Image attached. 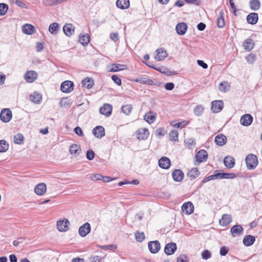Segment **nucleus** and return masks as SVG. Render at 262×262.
<instances>
[{"mask_svg":"<svg viewBox=\"0 0 262 262\" xmlns=\"http://www.w3.org/2000/svg\"><path fill=\"white\" fill-rule=\"evenodd\" d=\"M156 53L157 55L155 58L157 61L163 60L167 56L166 51L164 50L163 48L157 49L156 50Z\"/></svg>","mask_w":262,"mask_h":262,"instance_id":"b1692460","label":"nucleus"},{"mask_svg":"<svg viewBox=\"0 0 262 262\" xmlns=\"http://www.w3.org/2000/svg\"><path fill=\"white\" fill-rule=\"evenodd\" d=\"M135 238L137 242H141L145 239V235L143 232L137 231L135 233Z\"/></svg>","mask_w":262,"mask_h":262,"instance_id":"3c124183","label":"nucleus"},{"mask_svg":"<svg viewBox=\"0 0 262 262\" xmlns=\"http://www.w3.org/2000/svg\"><path fill=\"white\" fill-rule=\"evenodd\" d=\"M47 190L46 185L43 183H41L37 184L34 188V191L36 194L42 195L44 194Z\"/></svg>","mask_w":262,"mask_h":262,"instance_id":"4be33fe9","label":"nucleus"},{"mask_svg":"<svg viewBox=\"0 0 262 262\" xmlns=\"http://www.w3.org/2000/svg\"><path fill=\"white\" fill-rule=\"evenodd\" d=\"M179 133L176 130H171L169 133V139L171 141H177L178 140Z\"/></svg>","mask_w":262,"mask_h":262,"instance_id":"37998d69","label":"nucleus"},{"mask_svg":"<svg viewBox=\"0 0 262 262\" xmlns=\"http://www.w3.org/2000/svg\"><path fill=\"white\" fill-rule=\"evenodd\" d=\"M245 162L247 168L249 170H253L257 166L258 161L257 156L254 154H248L245 159Z\"/></svg>","mask_w":262,"mask_h":262,"instance_id":"f257e3e1","label":"nucleus"},{"mask_svg":"<svg viewBox=\"0 0 262 262\" xmlns=\"http://www.w3.org/2000/svg\"><path fill=\"white\" fill-rule=\"evenodd\" d=\"M248 23L251 25H255L258 19V14L256 13H251L248 14L246 18Z\"/></svg>","mask_w":262,"mask_h":262,"instance_id":"bb28decb","label":"nucleus"},{"mask_svg":"<svg viewBox=\"0 0 262 262\" xmlns=\"http://www.w3.org/2000/svg\"><path fill=\"white\" fill-rule=\"evenodd\" d=\"M232 221V217L231 215L228 214H224L222 215V218L219 221L220 224L225 227L229 225Z\"/></svg>","mask_w":262,"mask_h":262,"instance_id":"393cba45","label":"nucleus"},{"mask_svg":"<svg viewBox=\"0 0 262 262\" xmlns=\"http://www.w3.org/2000/svg\"><path fill=\"white\" fill-rule=\"evenodd\" d=\"M37 73L34 71H28L24 74V78L26 82L32 83L37 78Z\"/></svg>","mask_w":262,"mask_h":262,"instance_id":"39448f33","label":"nucleus"},{"mask_svg":"<svg viewBox=\"0 0 262 262\" xmlns=\"http://www.w3.org/2000/svg\"><path fill=\"white\" fill-rule=\"evenodd\" d=\"M112 79L113 81L116 83L118 85H120L121 84V80L116 75H113L112 76Z\"/></svg>","mask_w":262,"mask_h":262,"instance_id":"680f3d73","label":"nucleus"},{"mask_svg":"<svg viewBox=\"0 0 262 262\" xmlns=\"http://www.w3.org/2000/svg\"><path fill=\"white\" fill-rule=\"evenodd\" d=\"M90 41V36L88 34L80 35L79 41L83 46L87 45Z\"/></svg>","mask_w":262,"mask_h":262,"instance_id":"473e14b6","label":"nucleus"},{"mask_svg":"<svg viewBox=\"0 0 262 262\" xmlns=\"http://www.w3.org/2000/svg\"><path fill=\"white\" fill-rule=\"evenodd\" d=\"M177 262H189V258L186 255L181 254L178 257Z\"/></svg>","mask_w":262,"mask_h":262,"instance_id":"6e6d98bb","label":"nucleus"},{"mask_svg":"<svg viewBox=\"0 0 262 262\" xmlns=\"http://www.w3.org/2000/svg\"><path fill=\"white\" fill-rule=\"evenodd\" d=\"M132 110H133L132 105L129 104L122 105L121 107L122 112L124 114H125L127 116H128L130 114Z\"/></svg>","mask_w":262,"mask_h":262,"instance_id":"a19ab883","label":"nucleus"},{"mask_svg":"<svg viewBox=\"0 0 262 262\" xmlns=\"http://www.w3.org/2000/svg\"><path fill=\"white\" fill-rule=\"evenodd\" d=\"M100 248L103 250H108L114 251L117 248V245L116 244H111L107 245L100 246Z\"/></svg>","mask_w":262,"mask_h":262,"instance_id":"a18cd8bd","label":"nucleus"},{"mask_svg":"<svg viewBox=\"0 0 262 262\" xmlns=\"http://www.w3.org/2000/svg\"><path fill=\"white\" fill-rule=\"evenodd\" d=\"M256 55L250 53L246 57V59L249 64H253L256 60Z\"/></svg>","mask_w":262,"mask_h":262,"instance_id":"de8ad7c7","label":"nucleus"},{"mask_svg":"<svg viewBox=\"0 0 262 262\" xmlns=\"http://www.w3.org/2000/svg\"><path fill=\"white\" fill-rule=\"evenodd\" d=\"M95 152L92 150H89L86 154V158L89 160H92L95 157Z\"/></svg>","mask_w":262,"mask_h":262,"instance_id":"13d9d810","label":"nucleus"},{"mask_svg":"<svg viewBox=\"0 0 262 262\" xmlns=\"http://www.w3.org/2000/svg\"><path fill=\"white\" fill-rule=\"evenodd\" d=\"M91 226L89 223H85L79 228V234L81 237H85L91 232Z\"/></svg>","mask_w":262,"mask_h":262,"instance_id":"9b49d317","label":"nucleus"},{"mask_svg":"<svg viewBox=\"0 0 262 262\" xmlns=\"http://www.w3.org/2000/svg\"><path fill=\"white\" fill-rule=\"evenodd\" d=\"M224 106V103L222 100H215L211 103V110L214 113L221 112Z\"/></svg>","mask_w":262,"mask_h":262,"instance_id":"6e6552de","label":"nucleus"},{"mask_svg":"<svg viewBox=\"0 0 262 262\" xmlns=\"http://www.w3.org/2000/svg\"><path fill=\"white\" fill-rule=\"evenodd\" d=\"M225 166L228 168H232L235 165V159L233 157L228 156L224 160Z\"/></svg>","mask_w":262,"mask_h":262,"instance_id":"a878e982","label":"nucleus"},{"mask_svg":"<svg viewBox=\"0 0 262 262\" xmlns=\"http://www.w3.org/2000/svg\"><path fill=\"white\" fill-rule=\"evenodd\" d=\"M185 2L189 4H193L196 6H199L201 4L200 0H185Z\"/></svg>","mask_w":262,"mask_h":262,"instance_id":"69168bd1","label":"nucleus"},{"mask_svg":"<svg viewBox=\"0 0 262 262\" xmlns=\"http://www.w3.org/2000/svg\"><path fill=\"white\" fill-rule=\"evenodd\" d=\"M24 136L23 135L17 134L14 137V142L17 144H21L23 143Z\"/></svg>","mask_w":262,"mask_h":262,"instance_id":"49530a36","label":"nucleus"},{"mask_svg":"<svg viewBox=\"0 0 262 262\" xmlns=\"http://www.w3.org/2000/svg\"><path fill=\"white\" fill-rule=\"evenodd\" d=\"M69 224L70 222L68 220L64 219L57 222V228L60 232L66 231L68 230V225Z\"/></svg>","mask_w":262,"mask_h":262,"instance_id":"4468645a","label":"nucleus"},{"mask_svg":"<svg viewBox=\"0 0 262 262\" xmlns=\"http://www.w3.org/2000/svg\"><path fill=\"white\" fill-rule=\"evenodd\" d=\"M93 134L97 138L101 139L105 136V129L102 126H97L93 129Z\"/></svg>","mask_w":262,"mask_h":262,"instance_id":"dca6fc26","label":"nucleus"},{"mask_svg":"<svg viewBox=\"0 0 262 262\" xmlns=\"http://www.w3.org/2000/svg\"><path fill=\"white\" fill-rule=\"evenodd\" d=\"M228 251L229 249L227 247L224 246L221 248L220 253L222 256H225L228 253Z\"/></svg>","mask_w":262,"mask_h":262,"instance_id":"0e129e2a","label":"nucleus"},{"mask_svg":"<svg viewBox=\"0 0 262 262\" xmlns=\"http://www.w3.org/2000/svg\"><path fill=\"white\" fill-rule=\"evenodd\" d=\"M255 241V237L253 235H247L245 236L243 238V244L247 247L250 246L254 244Z\"/></svg>","mask_w":262,"mask_h":262,"instance_id":"cd10ccee","label":"nucleus"},{"mask_svg":"<svg viewBox=\"0 0 262 262\" xmlns=\"http://www.w3.org/2000/svg\"><path fill=\"white\" fill-rule=\"evenodd\" d=\"M31 100L36 103L39 104L42 100V96L37 92H34L30 96Z\"/></svg>","mask_w":262,"mask_h":262,"instance_id":"2f4dec72","label":"nucleus"},{"mask_svg":"<svg viewBox=\"0 0 262 262\" xmlns=\"http://www.w3.org/2000/svg\"><path fill=\"white\" fill-rule=\"evenodd\" d=\"M187 175L191 180H192L200 175V172L198 168H193L188 171Z\"/></svg>","mask_w":262,"mask_h":262,"instance_id":"c9c22d12","label":"nucleus"},{"mask_svg":"<svg viewBox=\"0 0 262 262\" xmlns=\"http://www.w3.org/2000/svg\"><path fill=\"white\" fill-rule=\"evenodd\" d=\"M74 89V83L73 82L67 80L62 83L60 90L63 93H68L72 92Z\"/></svg>","mask_w":262,"mask_h":262,"instance_id":"423d86ee","label":"nucleus"},{"mask_svg":"<svg viewBox=\"0 0 262 262\" xmlns=\"http://www.w3.org/2000/svg\"><path fill=\"white\" fill-rule=\"evenodd\" d=\"M249 5L250 9L253 11L258 10L260 7V3L259 0H251Z\"/></svg>","mask_w":262,"mask_h":262,"instance_id":"f704fd0d","label":"nucleus"},{"mask_svg":"<svg viewBox=\"0 0 262 262\" xmlns=\"http://www.w3.org/2000/svg\"><path fill=\"white\" fill-rule=\"evenodd\" d=\"M224 13L223 10L220 11L219 16L217 18V26L219 28H222L225 26Z\"/></svg>","mask_w":262,"mask_h":262,"instance_id":"7c9ffc66","label":"nucleus"},{"mask_svg":"<svg viewBox=\"0 0 262 262\" xmlns=\"http://www.w3.org/2000/svg\"><path fill=\"white\" fill-rule=\"evenodd\" d=\"M82 84L83 86L88 89H90L94 85V82L91 78L87 77L82 81Z\"/></svg>","mask_w":262,"mask_h":262,"instance_id":"e433bc0d","label":"nucleus"},{"mask_svg":"<svg viewBox=\"0 0 262 262\" xmlns=\"http://www.w3.org/2000/svg\"><path fill=\"white\" fill-rule=\"evenodd\" d=\"M204 107L201 105H198L194 109V113L197 116H201L204 112Z\"/></svg>","mask_w":262,"mask_h":262,"instance_id":"09e8293b","label":"nucleus"},{"mask_svg":"<svg viewBox=\"0 0 262 262\" xmlns=\"http://www.w3.org/2000/svg\"><path fill=\"white\" fill-rule=\"evenodd\" d=\"M22 31L26 34L32 35L35 32V28L32 25L26 24L23 26Z\"/></svg>","mask_w":262,"mask_h":262,"instance_id":"5701e85b","label":"nucleus"},{"mask_svg":"<svg viewBox=\"0 0 262 262\" xmlns=\"http://www.w3.org/2000/svg\"><path fill=\"white\" fill-rule=\"evenodd\" d=\"M137 138L139 140L146 139L149 134L148 130L146 128H140L137 131Z\"/></svg>","mask_w":262,"mask_h":262,"instance_id":"a211bd4d","label":"nucleus"},{"mask_svg":"<svg viewBox=\"0 0 262 262\" xmlns=\"http://www.w3.org/2000/svg\"><path fill=\"white\" fill-rule=\"evenodd\" d=\"M187 29V25L185 23H179L176 27L177 33L180 35H183L185 34Z\"/></svg>","mask_w":262,"mask_h":262,"instance_id":"aec40b11","label":"nucleus"},{"mask_svg":"<svg viewBox=\"0 0 262 262\" xmlns=\"http://www.w3.org/2000/svg\"><path fill=\"white\" fill-rule=\"evenodd\" d=\"M74 132L78 136H83V132L81 129V128L79 127V126H77L74 129Z\"/></svg>","mask_w":262,"mask_h":262,"instance_id":"338daca9","label":"nucleus"},{"mask_svg":"<svg viewBox=\"0 0 262 262\" xmlns=\"http://www.w3.org/2000/svg\"><path fill=\"white\" fill-rule=\"evenodd\" d=\"M1 120L5 123L8 122L12 118V112L9 108H3L0 113Z\"/></svg>","mask_w":262,"mask_h":262,"instance_id":"7ed1b4c3","label":"nucleus"},{"mask_svg":"<svg viewBox=\"0 0 262 262\" xmlns=\"http://www.w3.org/2000/svg\"><path fill=\"white\" fill-rule=\"evenodd\" d=\"M174 85L172 82H168L165 84V88L166 90L171 91L173 89Z\"/></svg>","mask_w":262,"mask_h":262,"instance_id":"774afa93","label":"nucleus"},{"mask_svg":"<svg viewBox=\"0 0 262 262\" xmlns=\"http://www.w3.org/2000/svg\"><path fill=\"white\" fill-rule=\"evenodd\" d=\"M211 256V252L207 250H204L202 253V258L204 259L207 260V259H209V258H210Z\"/></svg>","mask_w":262,"mask_h":262,"instance_id":"5fc2aeb1","label":"nucleus"},{"mask_svg":"<svg viewBox=\"0 0 262 262\" xmlns=\"http://www.w3.org/2000/svg\"><path fill=\"white\" fill-rule=\"evenodd\" d=\"M189 121H183L174 124L173 126L182 129V128L184 127L187 124H189Z\"/></svg>","mask_w":262,"mask_h":262,"instance_id":"4d7b16f0","label":"nucleus"},{"mask_svg":"<svg viewBox=\"0 0 262 262\" xmlns=\"http://www.w3.org/2000/svg\"><path fill=\"white\" fill-rule=\"evenodd\" d=\"M244 47L245 49L248 51L253 49L254 47V43L253 40L251 38L247 39L244 43Z\"/></svg>","mask_w":262,"mask_h":262,"instance_id":"72a5a7b5","label":"nucleus"},{"mask_svg":"<svg viewBox=\"0 0 262 262\" xmlns=\"http://www.w3.org/2000/svg\"><path fill=\"white\" fill-rule=\"evenodd\" d=\"M110 37L112 40L116 42L119 40L118 33L117 32L111 33Z\"/></svg>","mask_w":262,"mask_h":262,"instance_id":"052dcab7","label":"nucleus"},{"mask_svg":"<svg viewBox=\"0 0 262 262\" xmlns=\"http://www.w3.org/2000/svg\"><path fill=\"white\" fill-rule=\"evenodd\" d=\"M159 166L165 169H168L170 166V161L169 159L166 157H163L159 160Z\"/></svg>","mask_w":262,"mask_h":262,"instance_id":"f3484780","label":"nucleus"},{"mask_svg":"<svg viewBox=\"0 0 262 262\" xmlns=\"http://www.w3.org/2000/svg\"><path fill=\"white\" fill-rule=\"evenodd\" d=\"M230 232L233 237L238 236L243 234L244 228L242 225H235L231 228Z\"/></svg>","mask_w":262,"mask_h":262,"instance_id":"1a4fd4ad","label":"nucleus"},{"mask_svg":"<svg viewBox=\"0 0 262 262\" xmlns=\"http://www.w3.org/2000/svg\"><path fill=\"white\" fill-rule=\"evenodd\" d=\"M59 27V25L58 23H53L50 25L49 31L51 34H56L58 32Z\"/></svg>","mask_w":262,"mask_h":262,"instance_id":"58836bf2","label":"nucleus"},{"mask_svg":"<svg viewBox=\"0 0 262 262\" xmlns=\"http://www.w3.org/2000/svg\"><path fill=\"white\" fill-rule=\"evenodd\" d=\"M177 248V245L174 243H169L165 245L164 252L167 255L173 254Z\"/></svg>","mask_w":262,"mask_h":262,"instance_id":"ddd939ff","label":"nucleus"},{"mask_svg":"<svg viewBox=\"0 0 262 262\" xmlns=\"http://www.w3.org/2000/svg\"><path fill=\"white\" fill-rule=\"evenodd\" d=\"M11 2L13 4H15L17 6L21 8H25L26 4L20 0H10Z\"/></svg>","mask_w":262,"mask_h":262,"instance_id":"bf43d9fd","label":"nucleus"},{"mask_svg":"<svg viewBox=\"0 0 262 262\" xmlns=\"http://www.w3.org/2000/svg\"><path fill=\"white\" fill-rule=\"evenodd\" d=\"M9 148V144L5 140H0V152H6Z\"/></svg>","mask_w":262,"mask_h":262,"instance_id":"c03bdc74","label":"nucleus"},{"mask_svg":"<svg viewBox=\"0 0 262 262\" xmlns=\"http://www.w3.org/2000/svg\"><path fill=\"white\" fill-rule=\"evenodd\" d=\"M74 30L75 27L72 24H66L63 27V31L64 33L67 36H72L74 33Z\"/></svg>","mask_w":262,"mask_h":262,"instance_id":"6ab92c4d","label":"nucleus"},{"mask_svg":"<svg viewBox=\"0 0 262 262\" xmlns=\"http://www.w3.org/2000/svg\"><path fill=\"white\" fill-rule=\"evenodd\" d=\"M125 66L124 64H121L119 63H114L112 65V68L110 70V72H116L120 70H124Z\"/></svg>","mask_w":262,"mask_h":262,"instance_id":"4c0bfd02","label":"nucleus"},{"mask_svg":"<svg viewBox=\"0 0 262 262\" xmlns=\"http://www.w3.org/2000/svg\"><path fill=\"white\" fill-rule=\"evenodd\" d=\"M136 81L142 84H147L149 85H152L154 83L151 79L145 78H141L139 79H137Z\"/></svg>","mask_w":262,"mask_h":262,"instance_id":"603ef678","label":"nucleus"},{"mask_svg":"<svg viewBox=\"0 0 262 262\" xmlns=\"http://www.w3.org/2000/svg\"><path fill=\"white\" fill-rule=\"evenodd\" d=\"M215 172H216L217 179H225V173L221 172V170H215Z\"/></svg>","mask_w":262,"mask_h":262,"instance_id":"e2e57ef3","label":"nucleus"},{"mask_svg":"<svg viewBox=\"0 0 262 262\" xmlns=\"http://www.w3.org/2000/svg\"><path fill=\"white\" fill-rule=\"evenodd\" d=\"M145 120L149 123H153L156 120V115L149 112L144 115Z\"/></svg>","mask_w":262,"mask_h":262,"instance_id":"ea45409f","label":"nucleus"},{"mask_svg":"<svg viewBox=\"0 0 262 262\" xmlns=\"http://www.w3.org/2000/svg\"><path fill=\"white\" fill-rule=\"evenodd\" d=\"M80 149L79 146L75 144H73L70 146V152L71 154L78 155Z\"/></svg>","mask_w":262,"mask_h":262,"instance_id":"79ce46f5","label":"nucleus"},{"mask_svg":"<svg viewBox=\"0 0 262 262\" xmlns=\"http://www.w3.org/2000/svg\"><path fill=\"white\" fill-rule=\"evenodd\" d=\"M172 177L174 181L181 182L184 178V173L181 169H176L172 172Z\"/></svg>","mask_w":262,"mask_h":262,"instance_id":"412c9836","label":"nucleus"},{"mask_svg":"<svg viewBox=\"0 0 262 262\" xmlns=\"http://www.w3.org/2000/svg\"><path fill=\"white\" fill-rule=\"evenodd\" d=\"M228 83L227 82L220 83L219 89L221 92H226L228 90Z\"/></svg>","mask_w":262,"mask_h":262,"instance_id":"864d4df0","label":"nucleus"},{"mask_svg":"<svg viewBox=\"0 0 262 262\" xmlns=\"http://www.w3.org/2000/svg\"><path fill=\"white\" fill-rule=\"evenodd\" d=\"M227 138L223 134H219L215 138V142L220 146H223L226 143Z\"/></svg>","mask_w":262,"mask_h":262,"instance_id":"c756f323","label":"nucleus"},{"mask_svg":"<svg viewBox=\"0 0 262 262\" xmlns=\"http://www.w3.org/2000/svg\"><path fill=\"white\" fill-rule=\"evenodd\" d=\"M182 210L187 214H191L194 211L193 205L190 202L184 203L182 206Z\"/></svg>","mask_w":262,"mask_h":262,"instance_id":"2eb2a0df","label":"nucleus"},{"mask_svg":"<svg viewBox=\"0 0 262 262\" xmlns=\"http://www.w3.org/2000/svg\"><path fill=\"white\" fill-rule=\"evenodd\" d=\"M146 65H147L148 67H149L151 68H152L160 72H161L162 74H164L167 76L172 75H176L177 74V72L176 71H169L167 68L164 67H156L154 66V65H150L147 63H145Z\"/></svg>","mask_w":262,"mask_h":262,"instance_id":"20e7f679","label":"nucleus"},{"mask_svg":"<svg viewBox=\"0 0 262 262\" xmlns=\"http://www.w3.org/2000/svg\"><path fill=\"white\" fill-rule=\"evenodd\" d=\"M148 247L151 253L155 254L159 251L161 246L159 241H155L149 242L148 244Z\"/></svg>","mask_w":262,"mask_h":262,"instance_id":"0eeeda50","label":"nucleus"},{"mask_svg":"<svg viewBox=\"0 0 262 262\" xmlns=\"http://www.w3.org/2000/svg\"><path fill=\"white\" fill-rule=\"evenodd\" d=\"M194 158L195 159L194 165H199L201 163L207 160L208 158L207 152L205 150L201 149L196 152Z\"/></svg>","mask_w":262,"mask_h":262,"instance_id":"f03ea898","label":"nucleus"},{"mask_svg":"<svg viewBox=\"0 0 262 262\" xmlns=\"http://www.w3.org/2000/svg\"><path fill=\"white\" fill-rule=\"evenodd\" d=\"M112 105L105 103L102 106L100 107L99 112L101 114L105 115L106 117H109L112 112Z\"/></svg>","mask_w":262,"mask_h":262,"instance_id":"9d476101","label":"nucleus"},{"mask_svg":"<svg viewBox=\"0 0 262 262\" xmlns=\"http://www.w3.org/2000/svg\"><path fill=\"white\" fill-rule=\"evenodd\" d=\"M116 6L117 8L124 10L126 9L129 7V0H117Z\"/></svg>","mask_w":262,"mask_h":262,"instance_id":"c85d7f7f","label":"nucleus"},{"mask_svg":"<svg viewBox=\"0 0 262 262\" xmlns=\"http://www.w3.org/2000/svg\"><path fill=\"white\" fill-rule=\"evenodd\" d=\"M253 120V117L250 114H246L241 117L240 123L243 126H248L251 125Z\"/></svg>","mask_w":262,"mask_h":262,"instance_id":"f8f14e48","label":"nucleus"},{"mask_svg":"<svg viewBox=\"0 0 262 262\" xmlns=\"http://www.w3.org/2000/svg\"><path fill=\"white\" fill-rule=\"evenodd\" d=\"M8 10V6L5 3H0V16L4 15Z\"/></svg>","mask_w":262,"mask_h":262,"instance_id":"8fccbe9b","label":"nucleus"}]
</instances>
